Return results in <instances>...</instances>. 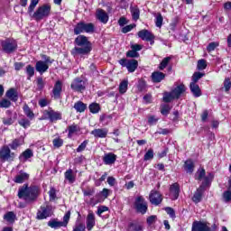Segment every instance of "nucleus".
Returning a JSON list of instances; mask_svg holds the SVG:
<instances>
[{
	"mask_svg": "<svg viewBox=\"0 0 231 231\" xmlns=\"http://www.w3.org/2000/svg\"><path fill=\"white\" fill-rule=\"evenodd\" d=\"M39 196V188L37 186H31L24 184L18 189V198L24 199L26 203H32L35 201Z\"/></svg>",
	"mask_w": 231,
	"mask_h": 231,
	"instance_id": "f257e3e1",
	"label": "nucleus"
},
{
	"mask_svg": "<svg viewBox=\"0 0 231 231\" xmlns=\"http://www.w3.org/2000/svg\"><path fill=\"white\" fill-rule=\"evenodd\" d=\"M51 14V5L46 4L37 8V10L32 14V17L34 21H42V19H48Z\"/></svg>",
	"mask_w": 231,
	"mask_h": 231,
	"instance_id": "f03ea898",
	"label": "nucleus"
},
{
	"mask_svg": "<svg viewBox=\"0 0 231 231\" xmlns=\"http://www.w3.org/2000/svg\"><path fill=\"white\" fill-rule=\"evenodd\" d=\"M95 32V24L91 23L79 22L74 27L75 35H80V33H93Z\"/></svg>",
	"mask_w": 231,
	"mask_h": 231,
	"instance_id": "7ed1b4c3",
	"label": "nucleus"
},
{
	"mask_svg": "<svg viewBox=\"0 0 231 231\" xmlns=\"http://www.w3.org/2000/svg\"><path fill=\"white\" fill-rule=\"evenodd\" d=\"M69 217H71V212L68 211L63 217V221H59L57 218L51 219L48 222V226L54 228V230L62 228V226H68V223H69Z\"/></svg>",
	"mask_w": 231,
	"mask_h": 231,
	"instance_id": "20e7f679",
	"label": "nucleus"
},
{
	"mask_svg": "<svg viewBox=\"0 0 231 231\" xmlns=\"http://www.w3.org/2000/svg\"><path fill=\"white\" fill-rule=\"evenodd\" d=\"M1 50L4 53H14L17 51V42L14 39H5L0 43Z\"/></svg>",
	"mask_w": 231,
	"mask_h": 231,
	"instance_id": "39448f33",
	"label": "nucleus"
},
{
	"mask_svg": "<svg viewBox=\"0 0 231 231\" xmlns=\"http://www.w3.org/2000/svg\"><path fill=\"white\" fill-rule=\"evenodd\" d=\"M118 63L122 68H126V69L129 71V73H134L138 68V60L132 59H121L118 60Z\"/></svg>",
	"mask_w": 231,
	"mask_h": 231,
	"instance_id": "423d86ee",
	"label": "nucleus"
},
{
	"mask_svg": "<svg viewBox=\"0 0 231 231\" xmlns=\"http://www.w3.org/2000/svg\"><path fill=\"white\" fill-rule=\"evenodd\" d=\"M1 162H14L15 160V153L12 152L8 146H4L0 149Z\"/></svg>",
	"mask_w": 231,
	"mask_h": 231,
	"instance_id": "0eeeda50",
	"label": "nucleus"
},
{
	"mask_svg": "<svg viewBox=\"0 0 231 231\" xmlns=\"http://www.w3.org/2000/svg\"><path fill=\"white\" fill-rule=\"evenodd\" d=\"M134 208L139 214H145L147 212V201L142 196L135 198Z\"/></svg>",
	"mask_w": 231,
	"mask_h": 231,
	"instance_id": "6e6552de",
	"label": "nucleus"
},
{
	"mask_svg": "<svg viewBox=\"0 0 231 231\" xmlns=\"http://www.w3.org/2000/svg\"><path fill=\"white\" fill-rule=\"evenodd\" d=\"M53 211L51 210V206H42L37 212V219H46L47 217H51Z\"/></svg>",
	"mask_w": 231,
	"mask_h": 231,
	"instance_id": "1a4fd4ad",
	"label": "nucleus"
},
{
	"mask_svg": "<svg viewBox=\"0 0 231 231\" xmlns=\"http://www.w3.org/2000/svg\"><path fill=\"white\" fill-rule=\"evenodd\" d=\"M137 35L142 41H146V42H150V44H154V34L149 32V30L143 29L139 31Z\"/></svg>",
	"mask_w": 231,
	"mask_h": 231,
	"instance_id": "9d476101",
	"label": "nucleus"
},
{
	"mask_svg": "<svg viewBox=\"0 0 231 231\" xmlns=\"http://www.w3.org/2000/svg\"><path fill=\"white\" fill-rule=\"evenodd\" d=\"M91 50H93L91 46L74 47L71 51V55H73V57H77L79 55H89V53H91Z\"/></svg>",
	"mask_w": 231,
	"mask_h": 231,
	"instance_id": "9b49d317",
	"label": "nucleus"
},
{
	"mask_svg": "<svg viewBox=\"0 0 231 231\" xmlns=\"http://www.w3.org/2000/svg\"><path fill=\"white\" fill-rule=\"evenodd\" d=\"M45 118H48L51 122H57V120H62V114L60 112H55V110L44 111Z\"/></svg>",
	"mask_w": 231,
	"mask_h": 231,
	"instance_id": "f8f14e48",
	"label": "nucleus"
},
{
	"mask_svg": "<svg viewBox=\"0 0 231 231\" xmlns=\"http://www.w3.org/2000/svg\"><path fill=\"white\" fill-rule=\"evenodd\" d=\"M191 231H213L212 228L205 222L195 221L192 224Z\"/></svg>",
	"mask_w": 231,
	"mask_h": 231,
	"instance_id": "ddd939ff",
	"label": "nucleus"
},
{
	"mask_svg": "<svg viewBox=\"0 0 231 231\" xmlns=\"http://www.w3.org/2000/svg\"><path fill=\"white\" fill-rule=\"evenodd\" d=\"M70 88L73 91H84L86 89V82L77 78L72 81Z\"/></svg>",
	"mask_w": 231,
	"mask_h": 231,
	"instance_id": "4468645a",
	"label": "nucleus"
},
{
	"mask_svg": "<svg viewBox=\"0 0 231 231\" xmlns=\"http://www.w3.org/2000/svg\"><path fill=\"white\" fill-rule=\"evenodd\" d=\"M163 200V199L162 198V194L160 192H158L157 190L152 189L150 193V203H152V205H155L158 206L160 205V203H162V201Z\"/></svg>",
	"mask_w": 231,
	"mask_h": 231,
	"instance_id": "2eb2a0df",
	"label": "nucleus"
},
{
	"mask_svg": "<svg viewBox=\"0 0 231 231\" xmlns=\"http://www.w3.org/2000/svg\"><path fill=\"white\" fill-rule=\"evenodd\" d=\"M60 93H62V81L57 80L52 89V98L59 100L60 98Z\"/></svg>",
	"mask_w": 231,
	"mask_h": 231,
	"instance_id": "dca6fc26",
	"label": "nucleus"
},
{
	"mask_svg": "<svg viewBox=\"0 0 231 231\" xmlns=\"http://www.w3.org/2000/svg\"><path fill=\"white\" fill-rule=\"evenodd\" d=\"M35 69L40 73V75H42L50 69V63H47L43 60H38L35 64Z\"/></svg>",
	"mask_w": 231,
	"mask_h": 231,
	"instance_id": "f3484780",
	"label": "nucleus"
},
{
	"mask_svg": "<svg viewBox=\"0 0 231 231\" xmlns=\"http://www.w3.org/2000/svg\"><path fill=\"white\" fill-rule=\"evenodd\" d=\"M170 198L173 201H175V199H178V198H180V184L173 183L170 186Z\"/></svg>",
	"mask_w": 231,
	"mask_h": 231,
	"instance_id": "a211bd4d",
	"label": "nucleus"
},
{
	"mask_svg": "<svg viewBox=\"0 0 231 231\" xmlns=\"http://www.w3.org/2000/svg\"><path fill=\"white\" fill-rule=\"evenodd\" d=\"M96 17L100 23H103V24H106L107 21H109V15L103 9L97 10Z\"/></svg>",
	"mask_w": 231,
	"mask_h": 231,
	"instance_id": "6ab92c4d",
	"label": "nucleus"
},
{
	"mask_svg": "<svg viewBox=\"0 0 231 231\" xmlns=\"http://www.w3.org/2000/svg\"><path fill=\"white\" fill-rule=\"evenodd\" d=\"M75 44L79 47L91 46V42L88 40V37L84 35H79L75 39Z\"/></svg>",
	"mask_w": 231,
	"mask_h": 231,
	"instance_id": "aec40b11",
	"label": "nucleus"
},
{
	"mask_svg": "<svg viewBox=\"0 0 231 231\" xmlns=\"http://www.w3.org/2000/svg\"><path fill=\"white\" fill-rule=\"evenodd\" d=\"M105 165H113L116 162V154L113 152L105 153L103 156Z\"/></svg>",
	"mask_w": 231,
	"mask_h": 231,
	"instance_id": "412c9836",
	"label": "nucleus"
},
{
	"mask_svg": "<svg viewBox=\"0 0 231 231\" xmlns=\"http://www.w3.org/2000/svg\"><path fill=\"white\" fill-rule=\"evenodd\" d=\"M107 133H109V131L106 128H97L94 129L90 134H93L95 138H106V136H107Z\"/></svg>",
	"mask_w": 231,
	"mask_h": 231,
	"instance_id": "4be33fe9",
	"label": "nucleus"
},
{
	"mask_svg": "<svg viewBox=\"0 0 231 231\" xmlns=\"http://www.w3.org/2000/svg\"><path fill=\"white\" fill-rule=\"evenodd\" d=\"M87 230L91 231L93 230L96 222H95V214L93 212H89L88 215L87 216Z\"/></svg>",
	"mask_w": 231,
	"mask_h": 231,
	"instance_id": "5701e85b",
	"label": "nucleus"
},
{
	"mask_svg": "<svg viewBox=\"0 0 231 231\" xmlns=\"http://www.w3.org/2000/svg\"><path fill=\"white\" fill-rule=\"evenodd\" d=\"M65 180H67V181H69V183H75L76 180H77V174H75V172H73V170L69 169L65 171Z\"/></svg>",
	"mask_w": 231,
	"mask_h": 231,
	"instance_id": "b1692460",
	"label": "nucleus"
},
{
	"mask_svg": "<svg viewBox=\"0 0 231 231\" xmlns=\"http://www.w3.org/2000/svg\"><path fill=\"white\" fill-rule=\"evenodd\" d=\"M4 219L10 225H14L15 223V219H17V215L14 211H9L4 215Z\"/></svg>",
	"mask_w": 231,
	"mask_h": 231,
	"instance_id": "393cba45",
	"label": "nucleus"
},
{
	"mask_svg": "<svg viewBox=\"0 0 231 231\" xmlns=\"http://www.w3.org/2000/svg\"><path fill=\"white\" fill-rule=\"evenodd\" d=\"M165 79V74L163 72L155 71L152 73V81L155 84L162 82Z\"/></svg>",
	"mask_w": 231,
	"mask_h": 231,
	"instance_id": "a878e982",
	"label": "nucleus"
},
{
	"mask_svg": "<svg viewBox=\"0 0 231 231\" xmlns=\"http://www.w3.org/2000/svg\"><path fill=\"white\" fill-rule=\"evenodd\" d=\"M203 192H205V189L199 187L193 195L192 201L194 203H199L201 201V198H203Z\"/></svg>",
	"mask_w": 231,
	"mask_h": 231,
	"instance_id": "bb28decb",
	"label": "nucleus"
},
{
	"mask_svg": "<svg viewBox=\"0 0 231 231\" xmlns=\"http://www.w3.org/2000/svg\"><path fill=\"white\" fill-rule=\"evenodd\" d=\"M68 131H69L68 137L72 138L74 134L80 133V126L73 124L68 127Z\"/></svg>",
	"mask_w": 231,
	"mask_h": 231,
	"instance_id": "cd10ccee",
	"label": "nucleus"
},
{
	"mask_svg": "<svg viewBox=\"0 0 231 231\" xmlns=\"http://www.w3.org/2000/svg\"><path fill=\"white\" fill-rule=\"evenodd\" d=\"M189 89L196 97H201V88H199L198 84L191 82L189 85Z\"/></svg>",
	"mask_w": 231,
	"mask_h": 231,
	"instance_id": "c85d7f7f",
	"label": "nucleus"
},
{
	"mask_svg": "<svg viewBox=\"0 0 231 231\" xmlns=\"http://www.w3.org/2000/svg\"><path fill=\"white\" fill-rule=\"evenodd\" d=\"M171 93L175 98H180L181 94L185 93V85H179L171 91Z\"/></svg>",
	"mask_w": 231,
	"mask_h": 231,
	"instance_id": "c756f323",
	"label": "nucleus"
},
{
	"mask_svg": "<svg viewBox=\"0 0 231 231\" xmlns=\"http://www.w3.org/2000/svg\"><path fill=\"white\" fill-rule=\"evenodd\" d=\"M202 180L203 181L199 188H202V189L205 190V187H208V185L212 183V180H214V175H212V173H209L208 176H205Z\"/></svg>",
	"mask_w": 231,
	"mask_h": 231,
	"instance_id": "7c9ffc66",
	"label": "nucleus"
},
{
	"mask_svg": "<svg viewBox=\"0 0 231 231\" xmlns=\"http://www.w3.org/2000/svg\"><path fill=\"white\" fill-rule=\"evenodd\" d=\"M74 109L77 113H84L88 109V105L84 104L82 101H78L74 104Z\"/></svg>",
	"mask_w": 231,
	"mask_h": 231,
	"instance_id": "2f4dec72",
	"label": "nucleus"
},
{
	"mask_svg": "<svg viewBox=\"0 0 231 231\" xmlns=\"http://www.w3.org/2000/svg\"><path fill=\"white\" fill-rule=\"evenodd\" d=\"M33 156V152L30 149L25 150L19 157L20 162H26Z\"/></svg>",
	"mask_w": 231,
	"mask_h": 231,
	"instance_id": "473e14b6",
	"label": "nucleus"
},
{
	"mask_svg": "<svg viewBox=\"0 0 231 231\" xmlns=\"http://www.w3.org/2000/svg\"><path fill=\"white\" fill-rule=\"evenodd\" d=\"M129 231H143V225L140 222H133L129 225Z\"/></svg>",
	"mask_w": 231,
	"mask_h": 231,
	"instance_id": "72a5a7b5",
	"label": "nucleus"
},
{
	"mask_svg": "<svg viewBox=\"0 0 231 231\" xmlns=\"http://www.w3.org/2000/svg\"><path fill=\"white\" fill-rule=\"evenodd\" d=\"M28 178H30V175L26 172H23L14 178V182L15 183H24V181H26V180H28Z\"/></svg>",
	"mask_w": 231,
	"mask_h": 231,
	"instance_id": "f704fd0d",
	"label": "nucleus"
},
{
	"mask_svg": "<svg viewBox=\"0 0 231 231\" xmlns=\"http://www.w3.org/2000/svg\"><path fill=\"white\" fill-rule=\"evenodd\" d=\"M184 170L189 174H192L194 172V162H192V160H188L184 162Z\"/></svg>",
	"mask_w": 231,
	"mask_h": 231,
	"instance_id": "c9c22d12",
	"label": "nucleus"
},
{
	"mask_svg": "<svg viewBox=\"0 0 231 231\" xmlns=\"http://www.w3.org/2000/svg\"><path fill=\"white\" fill-rule=\"evenodd\" d=\"M130 12L132 14L134 21H138L140 19V9L138 8V6H131Z\"/></svg>",
	"mask_w": 231,
	"mask_h": 231,
	"instance_id": "e433bc0d",
	"label": "nucleus"
},
{
	"mask_svg": "<svg viewBox=\"0 0 231 231\" xmlns=\"http://www.w3.org/2000/svg\"><path fill=\"white\" fill-rule=\"evenodd\" d=\"M5 96L10 100H13V102H17L18 97H17V91H15V89L11 88V89L7 90Z\"/></svg>",
	"mask_w": 231,
	"mask_h": 231,
	"instance_id": "4c0bfd02",
	"label": "nucleus"
},
{
	"mask_svg": "<svg viewBox=\"0 0 231 231\" xmlns=\"http://www.w3.org/2000/svg\"><path fill=\"white\" fill-rule=\"evenodd\" d=\"M128 86H129V81L127 79L123 80L119 84V93H121V95H124V93H127Z\"/></svg>",
	"mask_w": 231,
	"mask_h": 231,
	"instance_id": "58836bf2",
	"label": "nucleus"
},
{
	"mask_svg": "<svg viewBox=\"0 0 231 231\" xmlns=\"http://www.w3.org/2000/svg\"><path fill=\"white\" fill-rule=\"evenodd\" d=\"M25 73L27 75V79L30 80L33 75H35V68L32 65H27L25 68Z\"/></svg>",
	"mask_w": 231,
	"mask_h": 231,
	"instance_id": "ea45409f",
	"label": "nucleus"
},
{
	"mask_svg": "<svg viewBox=\"0 0 231 231\" xmlns=\"http://www.w3.org/2000/svg\"><path fill=\"white\" fill-rule=\"evenodd\" d=\"M206 176L205 169L200 168L198 170V171L195 174V180L198 181H203L204 177Z\"/></svg>",
	"mask_w": 231,
	"mask_h": 231,
	"instance_id": "a19ab883",
	"label": "nucleus"
},
{
	"mask_svg": "<svg viewBox=\"0 0 231 231\" xmlns=\"http://www.w3.org/2000/svg\"><path fill=\"white\" fill-rule=\"evenodd\" d=\"M171 60H172V57L171 56L164 58L159 65V69L163 71V69L169 66V62H171Z\"/></svg>",
	"mask_w": 231,
	"mask_h": 231,
	"instance_id": "79ce46f5",
	"label": "nucleus"
},
{
	"mask_svg": "<svg viewBox=\"0 0 231 231\" xmlns=\"http://www.w3.org/2000/svg\"><path fill=\"white\" fill-rule=\"evenodd\" d=\"M23 113H24V115L27 116V118H30L31 120H33V118L35 116V114H33V112L32 111L30 106H28V105L23 106Z\"/></svg>",
	"mask_w": 231,
	"mask_h": 231,
	"instance_id": "37998d69",
	"label": "nucleus"
},
{
	"mask_svg": "<svg viewBox=\"0 0 231 231\" xmlns=\"http://www.w3.org/2000/svg\"><path fill=\"white\" fill-rule=\"evenodd\" d=\"M23 143H24L23 139H15L12 142V143L9 144V147L15 151V149H17V147H19L20 145H23Z\"/></svg>",
	"mask_w": 231,
	"mask_h": 231,
	"instance_id": "c03bdc74",
	"label": "nucleus"
},
{
	"mask_svg": "<svg viewBox=\"0 0 231 231\" xmlns=\"http://www.w3.org/2000/svg\"><path fill=\"white\" fill-rule=\"evenodd\" d=\"M88 109L90 113H93V115H97L100 111V105L97 103H92L89 105Z\"/></svg>",
	"mask_w": 231,
	"mask_h": 231,
	"instance_id": "a18cd8bd",
	"label": "nucleus"
},
{
	"mask_svg": "<svg viewBox=\"0 0 231 231\" xmlns=\"http://www.w3.org/2000/svg\"><path fill=\"white\" fill-rule=\"evenodd\" d=\"M171 109H172V106H170L167 104L162 105L161 106V113L164 116H167L171 113Z\"/></svg>",
	"mask_w": 231,
	"mask_h": 231,
	"instance_id": "49530a36",
	"label": "nucleus"
},
{
	"mask_svg": "<svg viewBox=\"0 0 231 231\" xmlns=\"http://www.w3.org/2000/svg\"><path fill=\"white\" fill-rule=\"evenodd\" d=\"M175 98L176 97H174L172 92H165L163 94V102H166V103L172 102V100H174Z\"/></svg>",
	"mask_w": 231,
	"mask_h": 231,
	"instance_id": "de8ad7c7",
	"label": "nucleus"
},
{
	"mask_svg": "<svg viewBox=\"0 0 231 231\" xmlns=\"http://www.w3.org/2000/svg\"><path fill=\"white\" fill-rule=\"evenodd\" d=\"M39 5V0H31V4L28 8V14L32 15L33 14V10H35V6Z\"/></svg>",
	"mask_w": 231,
	"mask_h": 231,
	"instance_id": "09e8293b",
	"label": "nucleus"
},
{
	"mask_svg": "<svg viewBox=\"0 0 231 231\" xmlns=\"http://www.w3.org/2000/svg\"><path fill=\"white\" fill-rule=\"evenodd\" d=\"M162 24H163V16L162 15V14L159 13L155 17V26H157V28H161Z\"/></svg>",
	"mask_w": 231,
	"mask_h": 231,
	"instance_id": "8fccbe9b",
	"label": "nucleus"
},
{
	"mask_svg": "<svg viewBox=\"0 0 231 231\" xmlns=\"http://www.w3.org/2000/svg\"><path fill=\"white\" fill-rule=\"evenodd\" d=\"M52 143L56 149H59L60 147H62V145H64V141L60 137H56L55 139H53Z\"/></svg>",
	"mask_w": 231,
	"mask_h": 231,
	"instance_id": "3c124183",
	"label": "nucleus"
},
{
	"mask_svg": "<svg viewBox=\"0 0 231 231\" xmlns=\"http://www.w3.org/2000/svg\"><path fill=\"white\" fill-rule=\"evenodd\" d=\"M18 124H19V125H21L24 129H27V127H30V125H31L30 120L27 119V118L20 119Z\"/></svg>",
	"mask_w": 231,
	"mask_h": 231,
	"instance_id": "603ef678",
	"label": "nucleus"
},
{
	"mask_svg": "<svg viewBox=\"0 0 231 231\" xmlns=\"http://www.w3.org/2000/svg\"><path fill=\"white\" fill-rule=\"evenodd\" d=\"M152 158H154V151L149 149L144 154V162H149V160H152Z\"/></svg>",
	"mask_w": 231,
	"mask_h": 231,
	"instance_id": "864d4df0",
	"label": "nucleus"
},
{
	"mask_svg": "<svg viewBox=\"0 0 231 231\" xmlns=\"http://www.w3.org/2000/svg\"><path fill=\"white\" fill-rule=\"evenodd\" d=\"M126 57L128 59H138V57H140V53L136 52L132 49L131 51H128L126 52Z\"/></svg>",
	"mask_w": 231,
	"mask_h": 231,
	"instance_id": "5fc2aeb1",
	"label": "nucleus"
},
{
	"mask_svg": "<svg viewBox=\"0 0 231 231\" xmlns=\"http://www.w3.org/2000/svg\"><path fill=\"white\" fill-rule=\"evenodd\" d=\"M217 46H219V42H210L208 47H207V51H208V53H210L211 51H214V50H216V48H217Z\"/></svg>",
	"mask_w": 231,
	"mask_h": 231,
	"instance_id": "6e6d98bb",
	"label": "nucleus"
},
{
	"mask_svg": "<svg viewBox=\"0 0 231 231\" xmlns=\"http://www.w3.org/2000/svg\"><path fill=\"white\" fill-rule=\"evenodd\" d=\"M158 120H160V118H158L156 116H148L149 125H156V124H158Z\"/></svg>",
	"mask_w": 231,
	"mask_h": 231,
	"instance_id": "4d7b16f0",
	"label": "nucleus"
},
{
	"mask_svg": "<svg viewBox=\"0 0 231 231\" xmlns=\"http://www.w3.org/2000/svg\"><path fill=\"white\" fill-rule=\"evenodd\" d=\"M50 201H55L57 199V191L55 188H51L49 191Z\"/></svg>",
	"mask_w": 231,
	"mask_h": 231,
	"instance_id": "13d9d810",
	"label": "nucleus"
},
{
	"mask_svg": "<svg viewBox=\"0 0 231 231\" xmlns=\"http://www.w3.org/2000/svg\"><path fill=\"white\" fill-rule=\"evenodd\" d=\"M202 77H205L204 73L195 72L192 76V82H194V84H196V82H198V80H199V79H202Z\"/></svg>",
	"mask_w": 231,
	"mask_h": 231,
	"instance_id": "bf43d9fd",
	"label": "nucleus"
},
{
	"mask_svg": "<svg viewBox=\"0 0 231 231\" xmlns=\"http://www.w3.org/2000/svg\"><path fill=\"white\" fill-rule=\"evenodd\" d=\"M223 199L226 203L231 201V191L228 189L223 193Z\"/></svg>",
	"mask_w": 231,
	"mask_h": 231,
	"instance_id": "052dcab7",
	"label": "nucleus"
},
{
	"mask_svg": "<svg viewBox=\"0 0 231 231\" xmlns=\"http://www.w3.org/2000/svg\"><path fill=\"white\" fill-rule=\"evenodd\" d=\"M10 106H12V102H10L8 99H2L0 101V107L2 108H8Z\"/></svg>",
	"mask_w": 231,
	"mask_h": 231,
	"instance_id": "680f3d73",
	"label": "nucleus"
},
{
	"mask_svg": "<svg viewBox=\"0 0 231 231\" xmlns=\"http://www.w3.org/2000/svg\"><path fill=\"white\" fill-rule=\"evenodd\" d=\"M198 69L199 70H203V69H207V60H199L198 61Z\"/></svg>",
	"mask_w": 231,
	"mask_h": 231,
	"instance_id": "e2e57ef3",
	"label": "nucleus"
},
{
	"mask_svg": "<svg viewBox=\"0 0 231 231\" xmlns=\"http://www.w3.org/2000/svg\"><path fill=\"white\" fill-rule=\"evenodd\" d=\"M88 140H85L83 143H81L77 148V152H82V151H85L86 147H88Z\"/></svg>",
	"mask_w": 231,
	"mask_h": 231,
	"instance_id": "0e129e2a",
	"label": "nucleus"
},
{
	"mask_svg": "<svg viewBox=\"0 0 231 231\" xmlns=\"http://www.w3.org/2000/svg\"><path fill=\"white\" fill-rule=\"evenodd\" d=\"M165 212L170 216V217H171L172 219H174V217H176V212L174 211V209L172 208H165Z\"/></svg>",
	"mask_w": 231,
	"mask_h": 231,
	"instance_id": "69168bd1",
	"label": "nucleus"
},
{
	"mask_svg": "<svg viewBox=\"0 0 231 231\" xmlns=\"http://www.w3.org/2000/svg\"><path fill=\"white\" fill-rule=\"evenodd\" d=\"M156 219H157L156 216L152 215V216H150V217H147L146 223H147L148 225H150V226H151V225H154V223H156Z\"/></svg>",
	"mask_w": 231,
	"mask_h": 231,
	"instance_id": "338daca9",
	"label": "nucleus"
},
{
	"mask_svg": "<svg viewBox=\"0 0 231 231\" xmlns=\"http://www.w3.org/2000/svg\"><path fill=\"white\" fill-rule=\"evenodd\" d=\"M224 88H225V91H230L231 88V81L230 79H226L224 81Z\"/></svg>",
	"mask_w": 231,
	"mask_h": 231,
	"instance_id": "774afa93",
	"label": "nucleus"
}]
</instances>
